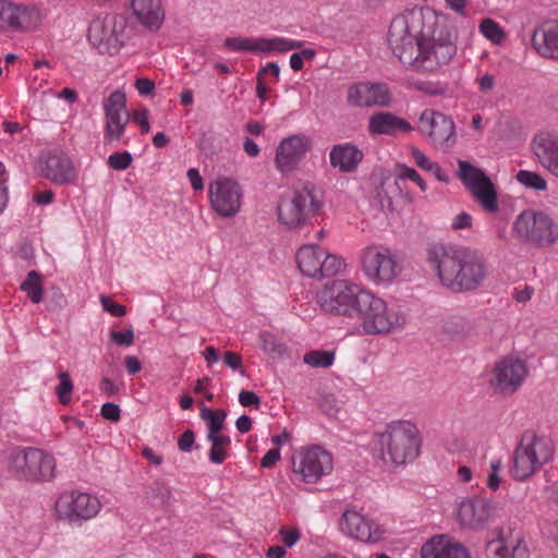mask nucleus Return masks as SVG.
I'll list each match as a JSON object with an SVG mask.
<instances>
[{
  "instance_id": "59",
  "label": "nucleus",
  "mask_w": 558,
  "mask_h": 558,
  "mask_svg": "<svg viewBox=\"0 0 558 558\" xmlns=\"http://www.w3.org/2000/svg\"><path fill=\"white\" fill-rule=\"evenodd\" d=\"M280 459L279 449H269L260 460L262 468H271Z\"/></svg>"
},
{
  "instance_id": "56",
  "label": "nucleus",
  "mask_w": 558,
  "mask_h": 558,
  "mask_svg": "<svg viewBox=\"0 0 558 558\" xmlns=\"http://www.w3.org/2000/svg\"><path fill=\"white\" fill-rule=\"evenodd\" d=\"M239 402L243 407H258L260 404V398L254 391L242 390L239 393Z\"/></svg>"
},
{
  "instance_id": "12",
  "label": "nucleus",
  "mask_w": 558,
  "mask_h": 558,
  "mask_svg": "<svg viewBox=\"0 0 558 558\" xmlns=\"http://www.w3.org/2000/svg\"><path fill=\"white\" fill-rule=\"evenodd\" d=\"M101 507V502L96 496L78 490L63 492L54 504L58 518L71 524L94 519Z\"/></svg>"
},
{
  "instance_id": "33",
  "label": "nucleus",
  "mask_w": 558,
  "mask_h": 558,
  "mask_svg": "<svg viewBox=\"0 0 558 558\" xmlns=\"http://www.w3.org/2000/svg\"><path fill=\"white\" fill-rule=\"evenodd\" d=\"M35 13H37L35 7L20 5L0 0V28L17 29L22 27L27 17Z\"/></svg>"
},
{
  "instance_id": "47",
  "label": "nucleus",
  "mask_w": 558,
  "mask_h": 558,
  "mask_svg": "<svg viewBox=\"0 0 558 558\" xmlns=\"http://www.w3.org/2000/svg\"><path fill=\"white\" fill-rule=\"evenodd\" d=\"M171 497V490L163 483L155 482L151 486V498L157 500L159 505H166Z\"/></svg>"
},
{
  "instance_id": "17",
  "label": "nucleus",
  "mask_w": 558,
  "mask_h": 558,
  "mask_svg": "<svg viewBox=\"0 0 558 558\" xmlns=\"http://www.w3.org/2000/svg\"><path fill=\"white\" fill-rule=\"evenodd\" d=\"M416 129L438 148H449L456 143V126L452 119L439 111L423 110Z\"/></svg>"
},
{
  "instance_id": "27",
  "label": "nucleus",
  "mask_w": 558,
  "mask_h": 558,
  "mask_svg": "<svg viewBox=\"0 0 558 558\" xmlns=\"http://www.w3.org/2000/svg\"><path fill=\"white\" fill-rule=\"evenodd\" d=\"M421 558H470L468 549L447 535H436L423 544Z\"/></svg>"
},
{
  "instance_id": "54",
  "label": "nucleus",
  "mask_w": 558,
  "mask_h": 558,
  "mask_svg": "<svg viewBox=\"0 0 558 558\" xmlns=\"http://www.w3.org/2000/svg\"><path fill=\"white\" fill-rule=\"evenodd\" d=\"M223 362L231 369H240L241 374L244 375V371L242 369V357L240 354L228 351L223 355Z\"/></svg>"
},
{
  "instance_id": "48",
  "label": "nucleus",
  "mask_w": 558,
  "mask_h": 558,
  "mask_svg": "<svg viewBox=\"0 0 558 558\" xmlns=\"http://www.w3.org/2000/svg\"><path fill=\"white\" fill-rule=\"evenodd\" d=\"M502 468V462L500 459H493L490 461V473L487 478V486L492 490H496L499 488L501 478L499 476V472Z\"/></svg>"
},
{
  "instance_id": "42",
  "label": "nucleus",
  "mask_w": 558,
  "mask_h": 558,
  "mask_svg": "<svg viewBox=\"0 0 558 558\" xmlns=\"http://www.w3.org/2000/svg\"><path fill=\"white\" fill-rule=\"evenodd\" d=\"M260 345L264 352L270 355H281L284 352V345L277 340L276 336L268 331L259 335Z\"/></svg>"
},
{
  "instance_id": "2",
  "label": "nucleus",
  "mask_w": 558,
  "mask_h": 558,
  "mask_svg": "<svg viewBox=\"0 0 558 558\" xmlns=\"http://www.w3.org/2000/svg\"><path fill=\"white\" fill-rule=\"evenodd\" d=\"M426 260L441 286L453 293L473 292L488 276L485 259L465 246L430 244Z\"/></svg>"
},
{
  "instance_id": "53",
  "label": "nucleus",
  "mask_w": 558,
  "mask_h": 558,
  "mask_svg": "<svg viewBox=\"0 0 558 558\" xmlns=\"http://www.w3.org/2000/svg\"><path fill=\"white\" fill-rule=\"evenodd\" d=\"M195 442V434L192 429L182 433L178 439V447L183 452H191Z\"/></svg>"
},
{
  "instance_id": "5",
  "label": "nucleus",
  "mask_w": 558,
  "mask_h": 558,
  "mask_svg": "<svg viewBox=\"0 0 558 558\" xmlns=\"http://www.w3.org/2000/svg\"><path fill=\"white\" fill-rule=\"evenodd\" d=\"M554 453L555 447L550 438L525 432L513 452L510 475L515 481H525L548 463Z\"/></svg>"
},
{
  "instance_id": "11",
  "label": "nucleus",
  "mask_w": 558,
  "mask_h": 558,
  "mask_svg": "<svg viewBox=\"0 0 558 558\" xmlns=\"http://www.w3.org/2000/svg\"><path fill=\"white\" fill-rule=\"evenodd\" d=\"M362 270L366 278L376 283H388L399 274L396 254L387 246L374 244L361 252Z\"/></svg>"
},
{
  "instance_id": "44",
  "label": "nucleus",
  "mask_w": 558,
  "mask_h": 558,
  "mask_svg": "<svg viewBox=\"0 0 558 558\" xmlns=\"http://www.w3.org/2000/svg\"><path fill=\"white\" fill-rule=\"evenodd\" d=\"M59 385L56 388V392L62 404L69 403L73 391V383L66 372L59 374Z\"/></svg>"
},
{
  "instance_id": "29",
  "label": "nucleus",
  "mask_w": 558,
  "mask_h": 558,
  "mask_svg": "<svg viewBox=\"0 0 558 558\" xmlns=\"http://www.w3.org/2000/svg\"><path fill=\"white\" fill-rule=\"evenodd\" d=\"M363 157V151L352 143L333 145L329 153L330 166L342 173L354 172Z\"/></svg>"
},
{
  "instance_id": "36",
  "label": "nucleus",
  "mask_w": 558,
  "mask_h": 558,
  "mask_svg": "<svg viewBox=\"0 0 558 558\" xmlns=\"http://www.w3.org/2000/svg\"><path fill=\"white\" fill-rule=\"evenodd\" d=\"M211 447L208 453V459L214 464H221L228 458V449L231 445L229 436L207 438Z\"/></svg>"
},
{
  "instance_id": "46",
  "label": "nucleus",
  "mask_w": 558,
  "mask_h": 558,
  "mask_svg": "<svg viewBox=\"0 0 558 558\" xmlns=\"http://www.w3.org/2000/svg\"><path fill=\"white\" fill-rule=\"evenodd\" d=\"M109 338L112 342H114L118 345L131 347L134 343L135 336L133 328L130 327L129 329L123 331L112 330L109 333Z\"/></svg>"
},
{
  "instance_id": "51",
  "label": "nucleus",
  "mask_w": 558,
  "mask_h": 558,
  "mask_svg": "<svg viewBox=\"0 0 558 558\" xmlns=\"http://www.w3.org/2000/svg\"><path fill=\"white\" fill-rule=\"evenodd\" d=\"M8 173L5 167L0 162V214L4 210L8 204Z\"/></svg>"
},
{
  "instance_id": "37",
  "label": "nucleus",
  "mask_w": 558,
  "mask_h": 558,
  "mask_svg": "<svg viewBox=\"0 0 558 558\" xmlns=\"http://www.w3.org/2000/svg\"><path fill=\"white\" fill-rule=\"evenodd\" d=\"M21 290L27 294L33 303L38 304L43 300V287L39 272L36 270L29 271L26 279L21 284Z\"/></svg>"
},
{
  "instance_id": "32",
  "label": "nucleus",
  "mask_w": 558,
  "mask_h": 558,
  "mask_svg": "<svg viewBox=\"0 0 558 558\" xmlns=\"http://www.w3.org/2000/svg\"><path fill=\"white\" fill-rule=\"evenodd\" d=\"M489 558H529L530 550L520 535L500 537L489 543Z\"/></svg>"
},
{
  "instance_id": "49",
  "label": "nucleus",
  "mask_w": 558,
  "mask_h": 558,
  "mask_svg": "<svg viewBox=\"0 0 558 558\" xmlns=\"http://www.w3.org/2000/svg\"><path fill=\"white\" fill-rule=\"evenodd\" d=\"M100 303L104 311L110 313L114 317H122L126 314L124 305L113 302L107 295H100Z\"/></svg>"
},
{
  "instance_id": "60",
  "label": "nucleus",
  "mask_w": 558,
  "mask_h": 558,
  "mask_svg": "<svg viewBox=\"0 0 558 558\" xmlns=\"http://www.w3.org/2000/svg\"><path fill=\"white\" fill-rule=\"evenodd\" d=\"M187 178L191 182L192 187L195 191H202L204 189V180L201 177L199 172L195 168H191L187 170Z\"/></svg>"
},
{
  "instance_id": "41",
  "label": "nucleus",
  "mask_w": 558,
  "mask_h": 558,
  "mask_svg": "<svg viewBox=\"0 0 558 558\" xmlns=\"http://www.w3.org/2000/svg\"><path fill=\"white\" fill-rule=\"evenodd\" d=\"M481 33L490 41L499 44L505 37L501 26L492 19H484L480 24Z\"/></svg>"
},
{
  "instance_id": "22",
  "label": "nucleus",
  "mask_w": 558,
  "mask_h": 558,
  "mask_svg": "<svg viewBox=\"0 0 558 558\" xmlns=\"http://www.w3.org/2000/svg\"><path fill=\"white\" fill-rule=\"evenodd\" d=\"M458 520L468 529H484L499 515L497 505L486 498H472L463 500L458 508Z\"/></svg>"
},
{
  "instance_id": "21",
  "label": "nucleus",
  "mask_w": 558,
  "mask_h": 558,
  "mask_svg": "<svg viewBox=\"0 0 558 558\" xmlns=\"http://www.w3.org/2000/svg\"><path fill=\"white\" fill-rule=\"evenodd\" d=\"M105 141L117 142L124 135L130 114L126 113V98L121 90L112 92L104 101Z\"/></svg>"
},
{
  "instance_id": "24",
  "label": "nucleus",
  "mask_w": 558,
  "mask_h": 558,
  "mask_svg": "<svg viewBox=\"0 0 558 558\" xmlns=\"http://www.w3.org/2000/svg\"><path fill=\"white\" fill-rule=\"evenodd\" d=\"M340 530L347 536L372 543L379 541L383 534L379 524L354 507H350L343 512L340 520Z\"/></svg>"
},
{
  "instance_id": "40",
  "label": "nucleus",
  "mask_w": 558,
  "mask_h": 558,
  "mask_svg": "<svg viewBox=\"0 0 558 558\" xmlns=\"http://www.w3.org/2000/svg\"><path fill=\"white\" fill-rule=\"evenodd\" d=\"M515 178L519 183L534 191H545L547 189L546 180L536 172L520 170Z\"/></svg>"
},
{
  "instance_id": "58",
  "label": "nucleus",
  "mask_w": 558,
  "mask_h": 558,
  "mask_svg": "<svg viewBox=\"0 0 558 558\" xmlns=\"http://www.w3.org/2000/svg\"><path fill=\"white\" fill-rule=\"evenodd\" d=\"M135 88L141 95L146 96V95H149L154 90L155 83H154V81H151L147 77H141V78L136 80Z\"/></svg>"
},
{
  "instance_id": "20",
  "label": "nucleus",
  "mask_w": 558,
  "mask_h": 558,
  "mask_svg": "<svg viewBox=\"0 0 558 558\" xmlns=\"http://www.w3.org/2000/svg\"><path fill=\"white\" fill-rule=\"evenodd\" d=\"M312 148V138L306 134H293L283 138L276 149L275 165L282 173L296 170L302 159Z\"/></svg>"
},
{
  "instance_id": "62",
  "label": "nucleus",
  "mask_w": 558,
  "mask_h": 558,
  "mask_svg": "<svg viewBox=\"0 0 558 558\" xmlns=\"http://www.w3.org/2000/svg\"><path fill=\"white\" fill-rule=\"evenodd\" d=\"M533 293H534V289L530 286H525L521 290L515 289L513 298L519 303H525L531 300Z\"/></svg>"
},
{
  "instance_id": "50",
  "label": "nucleus",
  "mask_w": 558,
  "mask_h": 558,
  "mask_svg": "<svg viewBox=\"0 0 558 558\" xmlns=\"http://www.w3.org/2000/svg\"><path fill=\"white\" fill-rule=\"evenodd\" d=\"M130 118L132 119V121L134 123H136L140 128H141V131L142 133H148L150 131V125H149V110L146 109V108H142V109H138V110H134L132 112V114L130 116Z\"/></svg>"
},
{
  "instance_id": "14",
  "label": "nucleus",
  "mask_w": 558,
  "mask_h": 558,
  "mask_svg": "<svg viewBox=\"0 0 558 558\" xmlns=\"http://www.w3.org/2000/svg\"><path fill=\"white\" fill-rule=\"evenodd\" d=\"M300 271L310 278L335 276L345 267L344 260L337 255L327 254L314 244H305L296 252Z\"/></svg>"
},
{
  "instance_id": "64",
  "label": "nucleus",
  "mask_w": 558,
  "mask_h": 558,
  "mask_svg": "<svg viewBox=\"0 0 558 558\" xmlns=\"http://www.w3.org/2000/svg\"><path fill=\"white\" fill-rule=\"evenodd\" d=\"M235 427L241 434L250 432L252 428L251 417L245 414L241 415L235 422Z\"/></svg>"
},
{
  "instance_id": "57",
  "label": "nucleus",
  "mask_w": 558,
  "mask_h": 558,
  "mask_svg": "<svg viewBox=\"0 0 558 558\" xmlns=\"http://www.w3.org/2000/svg\"><path fill=\"white\" fill-rule=\"evenodd\" d=\"M281 541L287 547H292L300 539L301 534L298 529L280 530Z\"/></svg>"
},
{
  "instance_id": "1",
  "label": "nucleus",
  "mask_w": 558,
  "mask_h": 558,
  "mask_svg": "<svg viewBox=\"0 0 558 558\" xmlns=\"http://www.w3.org/2000/svg\"><path fill=\"white\" fill-rule=\"evenodd\" d=\"M388 44L405 66L433 72L457 53L456 36L430 8H413L396 16L389 26Z\"/></svg>"
},
{
  "instance_id": "8",
  "label": "nucleus",
  "mask_w": 558,
  "mask_h": 558,
  "mask_svg": "<svg viewBox=\"0 0 558 558\" xmlns=\"http://www.w3.org/2000/svg\"><path fill=\"white\" fill-rule=\"evenodd\" d=\"M513 231L521 241L538 248H548L558 242V223L541 210L522 211L514 221Z\"/></svg>"
},
{
  "instance_id": "31",
  "label": "nucleus",
  "mask_w": 558,
  "mask_h": 558,
  "mask_svg": "<svg viewBox=\"0 0 558 558\" xmlns=\"http://www.w3.org/2000/svg\"><path fill=\"white\" fill-rule=\"evenodd\" d=\"M532 45L541 56L558 60V22L536 28Z\"/></svg>"
},
{
  "instance_id": "13",
  "label": "nucleus",
  "mask_w": 558,
  "mask_h": 558,
  "mask_svg": "<svg viewBox=\"0 0 558 558\" xmlns=\"http://www.w3.org/2000/svg\"><path fill=\"white\" fill-rule=\"evenodd\" d=\"M458 166V177L475 202L486 211L496 213L499 208L498 195L489 177L469 161L459 160Z\"/></svg>"
},
{
  "instance_id": "16",
  "label": "nucleus",
  "mask_w": 558,
  "mask_h": 558,
  "mask_svg": "<svg viewBox=\"0 0 558 558\" xmlns=\"http://www.w3.org/2000/svg\"><path fill=\"white\" fill-rule=\"evenodd\" d=\"M211 208L223 218L234 217L241 209L243 190L238 181L228 177H218L208 186Z\"/></svg>"
},
{
  "instance_id": "19",
  "label": "nucleus",
  "mask_w": 558,
  "mask_h": 558,
  "mask_svg": "<svg viewBox=\"0 0 558 558\" xmlns=\"http://www.w3.org/2000/svg\"><path fill=\"white\" fill-rule=\"evenodd\" d=\"M526 376V364L520 359L508 356L495 364L489 385L496 392L510 396L522 386Z\"/></svg>"
},
{
  "instance_id": "6",
  "label": "nucleus",
  "mask_w": 558,
  "mask_h": 558,
  "mask_svg": "<svg viewBox=\"0 0 558 558\" xmlns=\"http://www.w3.org/2000/svg\"><path fill=\"white\" fill-rule=\"evenodd\" d=\"M365 293L366 289L352 281L333 280L317 293V302L326 313L356 318Z\"/></svg>"
},
{
  "instance_id": "28",
  "label": "nucleus",
  "mask_w": 558,
  "mask_h": 558,
  "mask_svg": "<svg viewBox=\"0 0 558 558\" xmlns=\"http://www.w3.org/2000/svg\"><path fill=\"white\" fill-rule=\"evenodd\" d=\"M132 15L144 28L156 32L163 24L166 14L161 0H130Z\"/></svg>"
},
{
  "instance_id": "26",
  "label": "nucleus",
  "mask_w": 558,
  "mask_h": 558,
  "mask_svg": "<svg viewBox=\"0 0 558 558\" xmlns=\"http://www.w3.org/2000/svg\"><path fill=\"white\" fill-rule=\"evenodd\" d=\"M532 150L542 167L558 179V136L538 133L532 141Z\"/></svg>"
},
{
  "instance_id": "4",
  "label": "nucleus",
  "mask_w": 558,
  "mask_h": 558,
  "mask_svg": "<svg viewBox=\"0 0 558 558\" xmlns=\"http://www.w3.org/2000/svg\"><path fill=\"white\" fill-rule=\"evenodd\" d=\"M379 444L386 462L402 465L412 462L418 456L420 430L410 421H393L379 435Z\"/></svg>"
},
{
  "instance_id": "23",
  "label": "nucleus",
  "mask_w": 558,
  "mask_h": 558,
  "mask_svg": "<svg viewBox=\"0 0 558 558\" xmlns=\"http://www.w3.org/2000/svg\"><path fill=\"white\" fill-rule=\"evenodd\" d=\"M391 93L386 84L359 82L348 87L347 102L352 107H389Z\"/></svg>"
},
{
  "instance_id": "15",
  "label": "nucleus",
  "mask_w": 558,
  "mask_h": 558,
  "mask_svg": "<svg viewBox=\"0 0 558 558\" xmlns=\"http://www.w3.org/2000/svg\"><path fill=\"white\" fill-rule=\"evenodd\" d=\"M123 26L114 14L97 16L88 27V40L100 53L113 54L124 43Z\"/></svg>"
},
{
  "instance_id": "61",
  "label": "nucleus",
  "mask_w": 558,
  "mask_h": 558,
  "mask_svg": "<svg viewBox=\"0 0 558 558\" xmlns=\"http://www.w3.org/2000/svg\"><path fill=\"white\" fill-rule=\"evenodd\" d=\"M124 364H125L126 372L130 375L137 374L142 369L141 361L136 356H133V355L125 356Z\"/></svg>"
},
{
  "instance_id": "55",
  "label": "nucleus",
  "mask_w": 558,
  "mask_h": 558,
  "mask_svg": "<svg viewBox=\"0 0 558 558\" xmlns=\"http://www.w3.org/2000/svg\"><path fill=\"white\" fill-rule=\"evenodd\" d=\"M472 227V216L468 213H460L457 215L451 222L453 230L468 229Z\"/></svg>"
},
{
  "instance_id": "63",
  "label": "nucleus",
  "mask_w": 558,
  "mask_h": 558,
  "mask_svg": "<svg viewBox=\"0 0 558 558\" xmlns=\"http://www.w3.org/2000/svg\"><path fill=\"white\" fill-rule=\"evenodd\" d=\"M446 7L457 12L461 16H465L466 0H445Z\"/></svg>"
},
{
  "instance_id": "7",
  "label": "nucleus",
  "mask_w": 558,
  "mask_h": 558,
  "mask_svg": "<svg viewBox=\"0 0 558 558\" xmlns=\"http://www.w3.org/2000/svg\"><path fill=\"white\" fill-rule=\"evenodd\" d=\"M323 207L319 191L313 183L296 189L292 196L282 198L278 206L279 221L289 229L305 225Z\"/></svg>"
},
{
  "instance_id": "35",
  "label": "nucleus",
  "mask_w": 558,
  "mask_h": 558,
  "mask_svg": "<svg viewBox=\"0 0 558 558\" xmlns=\"http://www.w3.org/2000/svg\"><path fill=\"white\" fill-rule=\"evenodd\" d=\"M201 417L207 422V438L225 436L221 434L227 413L225 411H214L209 408L202 409Z\"/></svg>"
},
{
  "instance_id": "38",
  "label": "nucleus",
  "mask_w": 558,
  "mask_h": 558,
  "mask_svg": "<svg viewBox=\"0 0 558 558\" xmlns=\"http://www.w3.org/2000/svg\"><path fill=\"white\" fill-rule=\"evenodd\" d=\"M333 351L312 350L303 356V362L311 367L328 368L335 362Z\"/></svg>"
},
{
  "instance_id": "10",
  "label": "nucleus",
  "mask_w": 558,
  "mask_h": 558,
  "mask_svg": "<svg viewBox=\"0 0 558 558\" xmlns=\"http://www.w3.org/2000/svg\"><path fill=\"white\" fill-rule=\"evenodd\" d=\"M10 463L17 476L32 481H49L54 476V458L38 448L15 449Z\"/></svg>"
},
{
  "instance_id": "25",
  "label": "nucleus",
  "mask_w": 558,
  "mask_h": 558,
  "mask_svg": "<svg viewBox=\"0 0 558 558\" xmlns=\"http://www.w3.org/2000/svg\"><path fill=\"white\" fill-rule=\"evenodd\" d=\"M41 171L45 178L56 184L71 183L76 178L72 160L62 151L50 153L46 160H41Z\"/></svg>"
},
{
  "instance_id": "39",
  "label": "nucleus",
  "mask_w": 558,
  "mask_h": 558,
  "mask_svg": "<svg viewBox=\"0 0 558 558\" xmlns=\"http://www.w3.org/2000/svg\"><path fill=\"white\" fill-rule=\"evenodd\" d=\"M412 87L428 96H445L449 90L448 83L441 81L417 80L412 83Z\"/></svg>"
},
{
  "instance_id": "45",
  "label": "nucleus",
  "mask_w": 558,
  "mask_h": 558,
  "mask_svg": "<svg viewBox=\"0 0 558 558\" xmlns=\"http://www.w3.org/2000/svg\"><path fill=\"white\" fill-rule=\"evenodd\" d=\"M132 161L133 157L131 153L124 150L111 154L108 157L107 163L113 170L123 171L131 166Z\"/></svg>"
},
{
  "instance_id": "9",
  "label": "nucleus",
  "mask_w": 558,
  "mask_h": 558,
  "mask_svg": "<svg viewBox=\"0 0 558 558\" xmlns=\"http://www.w3.org/2000/svg\"><path fill=\"white\" fill-rule=\"evenodd\" d=\"M294 477L306 484H315L333 470V459L329 451L318 445L301 448L291 460Z\"/></svg>"
},
{
  "instance_id": "3",
  "label": "nucleus",
  "mask_w": 558,
  "mask_h": 558,
  "mask_svg": "<svg viewBox=\"0 0 558 558\" xmlns=\"http://www.w3.org/2000/svg\"><path fill=\"white\" fill-rule=\"evenodd\" d=\"M361 302V313L356 318L361 319L366 335H387L404 328L407 315L400 305L388 304L369 290Z\"/></svg>"
},
{
  "instance_id": "30",
  "label": "nucleus",
  "mask_w": 558,
  "mask_h": 558,
  "mask_svg": "<svg viewBox=\"0 0 558 558\" xmlns=\"http://www.w3.org/2000/svg\"><path fill=\"white\" fill-rule=\"evenodd\" d=\"M413 130L414 128L407 120L391 112H377L368 119V132L372 135H397Z\"/></svg>"
},
{
  "instance_id": "43",
  "label": "nucleus",
  "mask_w": 558,
  "mask_h": 558,
  "mask_svg": "<svg viewBox=\"0 0 558 558\" xmlns=\"http://www.w3.org/2000/svg\"><path fill=\"white\" fill-rule=\"evenodd\" d=\"M397 170V180H411L418 185L422 192H425L427 190L426 182L423 180V178L415 169L410 168L405 165H398Z\"/></svg>"
},
{
  "instance_id": "34",
  "label": "nucleus",
  "mask_w": 558,
  "mask_h": 558,
  "mask_svg": "<svg viewBox=\"0 0 558 558\" xmlns=\"http://www.w3.org/2000/svg\"><path fill=\"white\" fill-rule=\"evenodd\" d=\"M411 156L415 162V165L421 168L422 170H425L427 172H430L435 175V178L440 182H449V175L441 169L439 163L432 161L423 151H421L416 147L411 148Z\"/></svg>"
},
{
  "instance_id": "52",
  "label": "nucleus",
  "mask_w": 558,
  "mask_h": 558,
  "mask_svg": "<svg viewBox=\"0 0 558 558\" xmlns=\"http://www.w3.org/2000/svg\"><path fill=\"white\" fill-rule=\"evenodd\" d=\"M100 413L104 418L112 422H118L121 417V410L119 405L112 402L104 403Z\"/></svg>"
},
{
  "instance_id": "18",
  "label": "nucleus",
  "mask_w": 558,
  "mask_h": 558,
  "mask_svg": "<svg viewBox=\"0 0 558 558\" xmlns=\"http://www.w3.org/2000/svg\"><path fill=\"white\" fill-rule=\"evenodd\" d=\"M223 46L230 51L284 53L303 47V41L283 37H228Z\"/></svg>"
}]
</instances>
